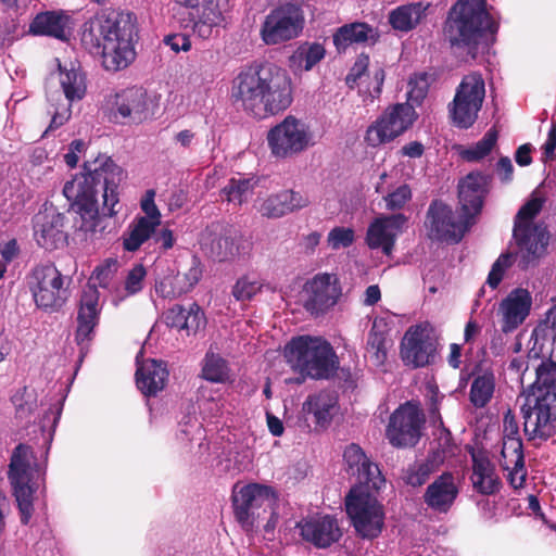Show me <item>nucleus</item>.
<instances>
[{
	"label": "nucleus",
	"instance_id": "37",
	"mask_svg": "<svg viewBox=\"0 0 556 556\" xmlns=\"http://www.w3.org/2000/svg\"><path fill=\"white\" fill-rule=\"evenodd\" d=\"M473 489L483 495H491L500 490L501 481L490 459L482 455H472V473L470 477Z\"/></svg>",
	"mask_w": 556,
	"mask_h": 556
},
{
	"label": "nucleus",
	"instance_id": "34",
	"mask_svg": "<svg viewBox=\"0 0 556 556\" xmlns=\"http://www.w3.org/2000/svg\"><path fill=\"white\" fill-rule=\"evenodd\" d=\"M500 464L508 472L509 482L514 488L523 484L526 472L520 438L503 439Z\"/></svg>",
	"mask_w": 556,
	"mask_h": 556
},
{
	"label": "nucleus",
	"instance_id": "48",
	"mask_svg": "<svg viewBox=\"0 0 556 556\" xmlns=\"http://www.w3.org/2000/svg\"><path fill=\"white\" fill-rule=\"evenodd\" d=\"M202 376L212 382H225L229 378L227 362L218 354L207 352L203 362Z\"/></svg>",
	"mask_w": 556,
	"mask_h": 556
},
{
	"label": "nucleus",
	"instance_id": "38",
	"mask_svg": "<svg viewBox=\"0 0 556 556\" xmlns=\"http://www.w3.org/2000/svg\"><path fill=\"white\" fill-rule=\"evenodd\" d=\"M68 17L62 12L47 11L35 16L29 29L35 35L50 36L60 40L66 39Z\"/></svg>",
	"mask_w": 556,
	"mask_h": 556
},
{
	"label": "nucleus",
	"instance_id": "41",
	"mask_svg": "<svg viewBox=\"0 0 556 556\" xmlns=\"http://www.w3.org/2000/svg\"><path fill=\"white\" fill-rule=\"evenodd\" d=\"M495 391V376L492 371L485 370L475 376L469 401L477 408L485 407L493 397Z\"/></svg>",
	"mask_w": 556,
	"mask_h": 556
},
{
	"label": "nucleus",
	"instance_id": "13",
	"mask_svg": "<svg viewBox=\"0 0 556 556\" xmlns=\"http://www.w3.org/2000/svg\"><path fill=\"white\" fill-rule=\"evenodd\" d=\"M485 97L484 79L479 73H471L462 79L456 89L450 113L454 124L460 128L470 127L477 119Z\"/></svg>",
	"mask_w": 556,
	"mask_h": 556
},
{
	"label": "nucleus",
	"instance_id": "55",
	"mask_svg": "<svg viewBox=\"0 0 556 556\" xmlns=\"http://www.w3.org/2000/svg\"><path fill=\"white\" fill-rule=\"evenodd\" d=\"M325 52L323 45L314 42L300 47L296 56L304 62L305 71H309L324 59Z\"/></svg>",
	"mask_w": 556,
	"mask_h": 556
},
{
	"label": "nucleus",
	"instance_id": "28",
	"mask_svg": "<svg viewBox=\"0 0 556 556\" xmlns=\"http://www.w3.org/2000/svg\"><path fill=\"white\" fill-rule=\"evenodd\" d=\"M201 277V263L198 257L192 256L187 270L164 276L155 285V291L164 299H175L189 292Z\"/></svg>",
	"mask_w": 556,
	"mask_h": 556
},
{
	"label": "nucleus",
	"instance_id": "21",
	"mask_svg": "<svg viewBox=\"0 0 556 556\" xmlns=\"http://www.w3.org/2000/svg\"><path fill=\"white\" fill-rule=\"evenodd\" d=\"M192 30L201 38H208L213 28L220 25L229 10L228 0H186Z\"/></svg>",
	"mask_w": 556,
	"mask_h": 556
},
{
	"label": "nucleus",
	"instance_id": "58",
	"mask_svg": "<svg viewBox=\"0 0 556 556\" xmlns=\"http://www.w3.org/2000/svg\"><path fill=\"white\" fill-rule=\"evenodd\" d=\"M368 65H369V56L366 54H361L356 59L354 65L352 66L350 73L346 76L348 85L353 87V84H355L357 81V79H359L365 74V72L368 68Z\"/></svg>",
	"mask_w": 556,
	"mask_h": 556
},
{
	"label": "nucleus",
	"instance_id": "54",
	"mask_svg": "<svg viewBox=\"0 0 556 556\" xmlns=\"http://www.w3.org/2000/svg\"><path fill=\"white\" fill-rule=\"evenodd\" d=\"M412 199V189L408 185L402 184L393 190L388 191L383 197L386 207L391 211L401 210Z\"/></svg>",
	"mask_w": 556,
	"mask_h": 556
},
{
	"label": "nucleus",
	"instance_id": "27",
	"mask_svg": "<svg viewBox=\"0 0 556 556\" xmlns=\"http://www.w3.org/2000/svg\"><path fill=\"white\" fill-rule=\"evenodd\" d=\"M458 493L456 477L452 472L445 471L427 486L422 498L433 511L447 513L454 505Z\"/></svg>",
	"mask_w": 556,
	"mask_h": 556
},
{
	"label": "nucleus",
	"instance_id": "36",
	"mask_svg": "<svg viewBox=\"0 0 556 556\" xmlns=\"http://www.w3.org/2000/svg\"><path fill=\"white\" fill-rule=\"evenodd\" d=\"M137 386L147 395H155L163 390L168 378L166 366L162 362L149 359L138 367Z\"/></svg>",
	"mask_w": 556,
	"mask_h": 556
},
{
	"label": "nucleus",
	"instance_id": "32",
	"mask_svg": "<svg viewBox=\"0 0 556 556\" xmlns=\"http://www.w3.org/2000/svg\"><path fill=\"white\" fill-rule=\"evenodd\" d=\"M309 203L308 198L293 190H282L264 199L258 212L266 218H280L295 210L303 208Z\"/></svg>",
	"mask_w": 556,
	"mask_h": 556
},
{
	"label": "nucleus",
	"instance_id": "14",
	"mask_svg": "<svg viewBox=\"0 0 556 556\" xmlns=\"http://www.w3.org/2000/svg\"><path fill=\"white\" fill-rule=\"evenodd\" d=\"M312 134L308 126L294 116H287L267 134L271 154L278 159L292 157L308 148Z\"/></svg>",
	"mask_w": 556,
	"mask_h": 556
},
{
	"label": "nucleus",
	"instance_id": "40",
	"mask_svg": "<svg viewBox=\"0 0 556 556\" xmlns=\"http://www.w3.org/2000/svg\"><path fill=\"white\" fill-rule=\"evenodd\" d=\"M377 39L378 31L376 28L366 23L358 22L340 27L333 36V42L338 49L345 48L352 43H375Z\"/></svg>",
	"mask_w": 556,
	"mask_h": 556
},
{
	"label": "nucleus",
	"instance_id": "16",
	"mask_svg": "<svg viewBox=\"0 0 556 556\" xmlns=\"http://www.w3.org/2000/svg\"><path fill=\"white\" fill-rule=\"evenodd\" d=\"M437 346L438 339L429 323L412 326L403 337L401 357L408 366L424 367L434 361Z\"/></svg>",
	"mask_w": 556,
	"mask_h": 556
},
{
	"label": "nucleus",
	"instance_id": "25",
	"mask_svg": "<svg viewBox=\"0 0 556 556\" xmlns=\"http://www.w3.org/2000/svg\"><path fill=\"white\" fill-rule=\"evenodd\" d=\"M490 176L482 173H469L458 184L460 211L465 216L475 217L481 212L483 200L488 193Z\"/></svg>",
	"mask_w": 556,
	"mask_h": 556
},
{
	"label": "nucleus",
	"instance_id": "4",
	"mask_svg": "<svg viewBox=\"0 0 556 556\" xmlns=\"http://www.w3.org/2000/svg\"><path fill=\"white\" fill-rule=\"evenodd\" d=\"M544 199L533 192L530 200L518 211L515 218L514 238L518 244L516 255L503 253L492 265L488 276V285L495 289L501 283L503 276L513 263L515 257L519 258V266L528 268L546 253L549 241V233L542 224H530L541 212Z\"/></svg>",
	"mask_w": 556,
	"mask_h": 556
},
{
	"label": "nucleus",
	"instance_id": "44",
	"mask_svg": "<svg viewBox=\"0 0 556 556\" xmlns=\"http://www.w3.org/2000/svg\"><path fill=\"white\" fill-rule=\"evenodd\" d=\"M152 225L143 218H135L123 236V247L126 251H137L156 230Z\"/></svg>",
	"mask_w": 556,
	"mask_h": 556
},
{
	"label": "nucleus",
	"instance_id": "39",
	"mask_svg": "<svg viewBox=\"0 0 556 556\" xmlns=\"http://www.w3.org/2000/svg\"><path fill=\"white\" fill-rule=\"evenodd\" d=\"M427 8L422 2L400 5L389 13V23L395 30L407 33L426 16Z\"/></svg>",
	"mask_w": 556,
	"mask_h": 556
},
{
	"label": "nucleus",
	"instance_id": "52",
	"mask_svg": "<svg viewBox=\"0 0 556 556\" xmlns=\"http://www.w3.org/2000/svg\"><path fill=\"white\" fill-rule=\"evenodd\" d=\"M430 86V77L427 73L413 75L408 80V100L420 103L427 96Z\"/></svg>",
	"mask_w": 556,
	"mask_h": 556
},
{
	"label": "nucleus",
	"instance_id": "15",
	"mask_svg": "<svg viewBox=\"0 0 556 556\" xmlns=\"http://www.w3.org/2000/svg\"><path fill=\"white\" fill-rule=\"evenodd\" d=\"M416 119L417 113L412 104L396 103L368 127L365 139L371 147L390 142L409 129Z\"/></svg>",
	"mask_w": 556,
	"mask_h": 556
},
{
	"label": "nucleus",
	"instance_id": "62",
	"mask_svg": "<svg viewBox=\"0 0 556 556\" xmlns=\"http://www.w3.org/2000/svg\"><path fill=\"white\" fill-rule=\"evenodd\" d=\"M164 41L175 52L188 51L191 48L190 39L185 35H169L165 37Z\"/></svg>",
	"mask_w": 556,
	"mask_h": 556
},
{
	"label": "nucleus",
	"instance_id": "30",
	"mask_svg": "<svg viewBox=\"0 0 556 556\" xmlns=\"http://www.w3.org/2000/svg\"><path fill=\"white\" fill-rule=\"evenodd\" d=\"M343 457L352 475L356 476L357 485H369L375 490H380L384 484V478L379 467L368 459L358 445H349L344 451Z\"/></svg>",
	"mask_w": 556,
	"mask_h": 556
},
{
	"label": "nucleus",
	"instance_id": "7",
	"mask_svg": "<svg viewBox=\"0 0 556 556\" xmlns=\"http://www.w3.org/2000/svg\"><path fill=\"white\" fill-rule=\"evenodd\" d=\"M285 357L293 370L313 379H328L339 367L333 348L321 337L293 338L285 348Z\"/></svg>",
	"mask_w": 556,
	"mask_h": 556
},
{
	"label": "nucleus",
	"instance_id": "11",
	"mask_svg": "<svg viewBox=\"0 0 556 556\" xmlns=\"http://www.w3.org/2000/svg\"><path fill=\"white\" fill-rule=\"evenodd\" d=\"M70 278L64 277L52 264L36 266L28 276V287L36 305L56 311L68 298Z\"/></svg>",
	"mask_w": 556,
	"mask_h": 556
},
{
	"label": "nucleus",
	"instance_id": "9",
	"mask_svg": "<svg viewBox=\"0 0 556 556\" xmlns=\"http://www.w3.org/2000/svg\"><path fill=\"white\" fill-rule=\"evenodd\" d=\"M369 485H355L345 498L349 517L357 533L366 539L377 538L384 525V511Z\"/></svg>",
	"mask_w": 556,
	"mask_h": 556
},
{
	"label": "nucleus",
	"instance_id": "61",
	"mask_svg": "<svg viewBox=\"0 0 556 556\" xmlns=\"http://www.w3.org/2000/svg\"><path fill=\"white\" fill-rule=\"evenodd\" d=\"M503 439L508 438H520L519 437V427L518 422L516 420L515 415L511 413L510 409L506 412L503 419Z\"/></svg>",
	"mask_w": 556,
	"mask_h": 556
},
{
	"label": "nucleus",
	"instance_id": "18",
	"mask_svg": "<svg viewBox=\"0 0 556 556\" xmlns=\"http://www.w3.org/2000/svg\"><path fill=\"white\" fill-rule=\"evenodd\" d=\"M60 85L62 87L64 99L59 94L56 102L50 104L49 114L51 123L49 129H56L64 125L71 117V104L74 101L81 100L86 94V80L83 73L71 64V68L59 66Z\"/></svg>",
	"mask_w": 556,
	"mask_h": 556
},
{
	"label": "nucleus",
	"instance_id": "60",
	"mask_svg": "<svg viewBox=\"0 0 556 556\" xmlns=\"http://www.w3.org/2000/svg\"><path fill=\"white\" fill-rule=\"evenodd\" d=\"M86 148V143L81 139H76L70 144L68 152L64 154V161L70 167H75L78 163V154Z\"/></svg>",
	"mask_w": 556,
	"mask_h": 556
},
{
	"label": "nucleus",
	"instance_id": "19",
	"mask_svg": "<svg viewBox=\"0 0 556 556\" xmlns=\"http://www.w3.org/2000/svg\"><path fill=\"white\" fill-rule=\"evenodd\" d=\"M422 422L424 416L418 407L407 402L391 415L387 438L395 447L414 446L420 439Z\"/></svg>",
	"mask_w": 556,
	"mask_h": 556
},
{
	"label": "nucleus",
	"instance_id": "23",
	"mask_svg": "<svg viewBox=\"0 0 556 556\" xmlns=\"http://www.w3.org/2000/svg\"><path fill=\"white\" fill-rule=\"evenodd\" d=\"M532 295L523 288L511 290L498 304L497 316L504 333L514 332L530 315Z\"/></svg>",
	"mask_w": 556,
	"mask_h": 556
},
{
	"label": "nucleus",
	"instance_id": "50",
	"mask_svg": "<svg viewBox=\"0 0 556 556\" xmlns=\"http://www.w3.org/2000/svg\"><path fill=\"white\" fill-rule=\"evenodd\" d=\"M16 418L27 419L36 408V399L33 391L27 388L17 390L12 396Z\"/></svg>",
	"mask_w": 556,
	"mask_h": 556
},
{
	"label": "nucleus",
	"instance_id": "26",
	"mask_svg": "<svg viewBox=\"0 0 556 556\" xmlns=\"http://www.w3.org/2000/svg\"><path fill=\"white\" fill-rule=\"evenodd\" d=\"M296 527L303 540L318 548L328 547L342 536L337 519L330 516L303 519Z\"/></svg>",
	"mask_w": 556,
	"mask_h": 556
},
{
	"label": "nucleus",
	"instance_id": "35",
	"mask_svg": "<svg viewBox=\"0 0 556 556\" xmlns=\"http://www.w3.org/2000/svg\"><path fill=\"white\" fill-rule=\"evenodd\" d=\"M164 318L167 326L185 330L187 334L197 333L206 324L204 313L197 303L188 306L175 304L165 312Z\"/></svg>",
	"mask_w": 556,
	"mask_h": 556
},
{
	"label": "nucleus",
	"instance_id": "1",
	"mask_svg": "<svg viewBox=\"0 0 556 556\" xmlns=\"http://www.w3.org/2000/svg\"><path fill=\"white\" fill-rule=\"evenodd\" d=\"M85 173L67 181L63 194L79 214L81 223L79 229L96 233L101 223L96 195L102 192L105 216H113L118 212V187L124 178L123 169L105 155H100L91 162L85 163Z\"/></svg>",
	"mask_w": 556,
	"mask_h": 556
},
{
	"label": "nucleus",
	"instance_id": "20",
	"mask_svg": "<svg viewBox=\"0 0 556 556\" xmlns=\"http://www.w3.org/2000/svg\"><path fill=\"white\" fill-rule=\"evenodd\" d=\"M304 307L313 315H320L336 305L341 288L338 279L331 274H318L304 286Z\"/></svg>",
	"mask_w": 556,
	"mask_h": 556
},
{
	"label": "nucleus",
	"instance_id": "47",
	"mask_svg": "<svg viewBox=\"0 0 556 556\" xmlns=\"http://www.w3.org/2000/svg\"><path fill=\"white\" fill-rule=\"evenodd\" d=\"M117 260L109 258L104 261L94 268L90 278V280L93 281V285H89V287H94L97 289V286H99L104 289H110L115 294V289L117 288L115 277L117 275ZM86 288H88V286Z\"/></svg>",
	"mask_w": 556,
	"mask_h": 556
},
{
	"label": "nucleus",
	"instance_id": "8",
	"mask_svg": "<svg viewBox=\"0 0 556 556\" xmlns=\"http://www.w3.org/2000/svg\"><path fill=\"white\" fill-rule=\"evenodd\" d=\"M38 466L30 446L18 444L11 455L8 478L13 489L21 522L27 525L34 513V494L37 490L35 476Z\"/></svg>",
	"mask_w": 556,
	"mask_h": 556
},
{
	"label": "nucleus",
	"instance_id": "24",
	"mask_svg": "<svg viewBox=\"0 0 556 556\" xmlns=\"http://www.w3.org/2000/svg\"><path fill=\"white\" fill-rule=\"evenodd\" d=\"M403 214H393L376 218L368 227L366 242L370 249H382L386 255H390L394 248L395 239L406 223Z\"/></svg>",
	"mask_w": 556,
	"mask_h": 556
},
{
	"label": "nucleus",
	"instance_id": "53",
	"mask_svg": "<svg viewBox=\"0 0 556 556\" xmlns=\"http://www.w3.org/2000/svg\"><path fill=\"white\" fill-rule=\"evenodd\" d=\"M434 471L424 462H416L408 466L404 473V480L412 486H420L427 482Z\"/></svg>",
	"mask_w": 556,
	"mask_h": 556
},
{
	"label": "nucleus",
	"instance_id": "51",
	"mask_svg": "<svg viewBox=\"0 0 556 556\" xmlns=\"http://www.w3.org/2000/svg\"><path fill=\"white\" fill-rule=\"evenodd\" d=\"M263 283L256 278L243 276L232 288V295L238 301H249L262 290Z\"/></svg>",
	"mask_w": 556,
	"mask_h": 556
},
{
	"label": "nucleus",
	"instance_id": "63",
	"mask_svg": "<svg viewBox=\"0 0 556 556\" xmlns=\"http://www.w3.org/2000/svg\"><path fill=\"white\" fill-rule=\"evenodd\" d=\"M497 173L503 182H509L513 179L514 167L511 161L507 156H503L497 162Z\"/></svg>",
	"mask_w": 556,
	"mask_h": 556
},
{
	"label": "nucleus",
	"instance_id": "33",
	"mask_svg": "<svg viewBox=\"0 0 556 556\" xmlns=\"http://www.w3.org/2000/svg\"><path fill=\"white\" fill-rule=\"evenodd\" d=\"M150 101L142 88H129L116 94L115 110L122 118L140 123L149 116Z\"/></svg>",
	"mask_w": 556,
	"mask_h": 556
},
{
	"label": "nucleus",
	"instance_id": "45",
	"mask_svg": "<svg viewBox=\"0 0 556 556\" xmlns=\"http://www.w3.org/2000/svg\"><path fill=\"white\" fill-rule=\"evenodd\" d=\"M255 181L252 178H231L222 190V197L228 202L241 205L252 194Z\"/></svg>",
	"mask_w": 556,
	"mask_h": 556
},
{
	"label": "nucleus",
	"instance_id": "46",
	"mask_svg": "<svg viewBox=\"0 0 556 556\" xmlns=\"http://www.w3.org/2000/svg\"><path fill=\"white\" fill-rule=\"evenodd\" d=\"M147 271L142 265H136L128 270L123 288L117 287L115 289V296L113 302L115 305L123 301L126 296L138 293L143 287V280Z\"/></svg>",
	"mask_w": 556,
	"mask_h": 556
},
{
	"label": "nucleus",
	"instance_id": "2",
	"mask_svg": "<svg viewBox=\"0 0 556 556\" xmlns=\"http://www.w3.org/2000/svg\"><path fill=\"white\" fill-rule=\"evenodd\" d=\"M136 16L130 12L109 11L87 22L81 34L83 46L103 60L108 70L127 67L136 58Z\"/></svg>",
	"mask_w": 556,
	"mask_h": 556
},
{
	"label": "nucleus",
	"instance_id": "10",
	"mask_svg": "<svg viewBox=\"0 0 556 556\" xmlns=\"http://www.w3.org/2000/svg\"><path fill=\"white\" fill-rule=\"evenodd\" d=\"M276 495L270 486L260 483L242 484L237 482L232 488L231 502L233 516L240 527L253 531L266 508L271 507Z\"/></svg>",
	"mask_w": 556,
	"mask_h": 556
},
{
	"label": "nucleus",
	"instance_id": "49",
	"mask_svg": "<svg viewBox=\"0 0 556 556\" xmlns=\"http://www.w3.org/2000/svg\"><path fill=\"white\" fill-rule=\"evenodd\" d=\"M496 141L497 131L491 128L484 134L481 140L463 152V157L470 162L479 161L491 152Z\"/></svg>",
	"mask_w": 556,
	"mask_h": 556
},
{
	"label": "nucleus",
	"instance_id": "6",
	"mask_svg": "<svg viewBox=\"0 0 556 556\" xmlns=\"http://www.w3.org/2000/svg\"><path fill=\"white\" fill-rule=\"evenodd\" d=\"M536 382L547 391L543 396L526 399L521 407L523 431L529 440H546L556 432V367L552 364L539 366Z\"/></svg>",
	"mask_w": 556,
	"mask_h": 556
},
{
	"label": "nucleus",
	"instance_id": "12",
	"mask_svg": "<svg viewBox=\"0 0 556 556\" xmlns=\"http://www.w3.org/2000/svg\"><path fill=\"white\" fill-rule=\"evenodd\" d=\"M304 12L299 4L285 3L273 9L264 18L260 36L268 45H280L296 38L304 27Z\"/></svg>",
	"mask_w": 556,
	"mask_h": 556
},
{
	"label": "nucleus",
	"instance_id": "42",
	"mask_svg": "<svg viewBox=\"0 0 556 556\" xmlns=\"http://www.w3.org/2000/svg\"><path fill=\"white\" fill-rule=\"evenodd\" d=\"M384 328V324L375 320L368 333L366 352L375 366L383 365L388 356V340Z\"/></svg>",
	"mask_w": 556,
	"mask_h": 556
},
{
	"label": "nucleus",
	"instance_id": "57",
	"mask_svg": "<svg viewBox=\"0 0 556 556\" xmlns=\"http://www.w3.org/2000/svg\"><path fill=\"white\" fill-rule=\"evenodd\" d=\"M155 191L150 189L146 192L144 198L141 200V208L144 212L143 218L152 225L159 226L161 224V213L154 203Z\"/></svg>",
	"mask_w": 556,
	"mask_h": 556
},
{
	"label": "nucleus",
	"instance_id": "56",
	"mask_svg": "<svg viewBox=\"0 0 556 556\" xmlns=\"http://www.w3.org/2000/svg\"><path fill=\"white\" fill-rule=\"evenodd\" d=\"M355 239L354 230L346 227H334L327 237V244L331 250L350 247Z\"/></svg>",
	"mask_w": 556,
	"mask_h": 556
},
{
	"label": "nucleus",
	"instance_id": "29",
	"mask_svg": "<svg viewBox=\"0 0 556 556\" xmlns=\"http://www.w3.org/2000/svg\"><path fill=\"white\" fill-rule=\"evenodd\" d=\"M200 244L205 254L218 262L233 258L238 253L230 231L219 224H212L201 233Z\"/></svg>",
	"mask_w": 556,
	"mask_h": 556
},
{
	"label": "nucleus",
	"instance_id": "43",
	"mask_svg": "<svg viewBox=\"0 0 556 556\" xmlns=\"http://www.w3.org/2000/svg\"><path fill=\"white\" fill-rule=\"evenodd\" d=\"M336 404V396L324 391L309 396L304 406L307 413L314 415L318 425L325 426L331 420Z\"/></svg>",
	"mask_w": 556,
	"mask_h": 556
},
{
	"label": "nucleus",
	"instance_id": "59",
	"mask_svg": "<svg viewBox=\"0 0 556 556\" xmlns=\"http://www.w3.org/2000/svg\"><path fill=\"white\" fill-rule=\"evenodd\" d=\"M435 448L442 451L446 456L454 454V443L452 434L446 429H441L435 439Z\"/></svg>",
	"mask_w": 556,
	"mask_h": 556
},
{
	"label": "nucleus",
	"instance_id": "64",
	"mask_svg": "<svg viewBox=\"0 0 556 556\" xmlns=\"http://www.w3.org/2000/svg\"><path fill=\"white\" fill-rule=\"evenodd\" d=\"M555 149H556V124L553 125L552 129L548 132V138L543 146L544 162H546L549 159L555 157Z\"/></svg>",
	"mask_w": 556,
	"mask_h": 556
},
{
	"label": "nucleus",
	"instance_id": "22",
	"mask_svg": "<svg viewBox=\"0 0 556 556\" xmlns=\"http://www.w3.org/2000/svg\"><path fill=\"white\" fill-rule=\"evenodd\" d=\"M34 236L37 243L46 250H54L66 244L64 216L52 205L39 211L34 218Z\"/></svg>",
	"mask_w": 556,
	"mask_h": 556
},
{
	"label": "nucleus",
	"instance_id": "31",
	"mask_svg": "<svg viewBox=\"0 0 556 556\" xmlns=\"http://www.w3.org/2000/svg\"><path fill=\"white\" fill-rule=\"evenodd\" d=\"M99 296V291L94 287L85 288L81 294L76 330V342L81 350L92 339L94 327L98 324Z\"/></svg>",
	"mask_w": 556,
	"mask_h": 556
},
{
	"label": "nucleus",
	"instance_id": "5",
	"mask_svg": "<svg viewBox=\"0 0 556 556\" xmlns=\"http://www.w3.org/2000/svg\"><path fill=\"white\" fill-rule=\"evenodd\" d=\"M497 29L485 10V0H458L445 26V36L452 46H464L473 58L489 46V38Z\"/></svg>",
	"mask_w": 556,
	"mask_h": 556
},
{
	"label": "nucleus",
	"instance_id": "17",
	"mask_svg": "<svg viewBox=\"0 0 556 556\" xmlns=\"http://www.w3.org/2000/svg\"><path fill=\"white\" fill-rule=\"evenodd\" d=\"M473 224L475 220L462 211L456 217L452 208L442 202L431 203L427 212L426 225L431 239L457 243Z\"/></svg>",
	"mask_w": 556,
	"mask_h": 556
},
{
	"label": "nucleus",
	"instance_id": "3",
	"mask_svg": "<svg viewBox=\"0 0 556 556\" xmlns=\"http://www.w3.org/2000/svg\"><path fill=\"white\" fill-rule=\"evenodd\" d=\"M231 96L258 118L283 111L292 102L287 75L270 65H253L242 70L232 81Z\"/></svg>",
	"mask_w": 556,
	"mask_h": 556
}]
</instances>
